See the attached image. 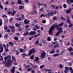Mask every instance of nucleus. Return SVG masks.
Here are the masks:
<instances>
[{
  "mask_svg": "<svg viewBox=\"0 0 73 73\" xmlns=\"http://www.w3.org/2000/svg\"><path fill=\"white\" fill-rule=\"evenodd\" d=\"M4 59L7 62L5 64V66L7 67H9L10 65H11L12 64V62H13V61H11V56L10 55L4 57Z\"/></svg>",
  "mask_w": 73,
  "mask_h": 73,
  "instance_id": "f257e3e1",
  "label": "nucleus"
},
{
  "mask_svg": "<svg viewBox=\"0 0 73 73\" xmlns=\"http://www.w3.org/2000/svg\"><path fill=\"white\" fill-rule=\"evenodd\" d=\"M57 28V30L59 32H58L55 35L56 36H59L60 33H62L63 32V31H62V28Z\"/></svg>",
  "mask_w": 73,
  "mask_h": 73,
  "instance_id": "f03ea898",
  "label": "nucleus"
},
{
  "mask_svg": "<svg viewBox=\"0 0 73 73\" xmlns=\"http://www.w3.org/2000/svg\"><path fill=\"white\" fill-rule=\"evenodd\" d=\"M36 52V50H35V49L33 48H32L29 52V53L28 54V56H30L31 55H32L33 53H35Z\"/></svg>",
  "mask_w": 73,
  "mask_h": 73,
  "instance_id": "7ed1b4c3",
  "label": "nucleus"
},
{
  "mask_svg": "<svg viewBox=\"0 0 73 73\" xmlns=\"http://www.w3.org/2000/svg\"><path fill=\"white\" fill-rule=\"evenodd\" d=\"M55 29V28H50V29L48 31V33L49 35H51L52 36V33L53 32V31L54 29Z\"/></svg>",
  "mask_w": 73,
  "mask_h": 73,
  "instance_id": "20e7f679",
  "label": "nucleus"
},
{
  "mask_svg": "<svg viewBox=\"0 0 73 73\" xmlns=\"http://www.w3.org/2000/svg\"><path fill=\"white\" fill-rule=\"evenodd\" d=\"M46 55V53L45 52H42V53L41 54V55L40 56L41 58L43 60L44 58H45V56Z\"/></svg>",
  "mask_w": 73,
  "mask_h": 73,
  "instance_id": "39448f33",
  "label": "nucleus"
},
{
  "mask_svg": "<svg viewBox=\"0 0 73 73\" xmlns=\"http://www.w3.org/2000/svg\"><path fill=\"white\" fill-rule=\"evenodd\" d=\"M16 13V11H13V12L12 11H8L7 13L9 15H10V14L11 15V16H15V13Z\"/></svg>",
  "mask_w": 73,
  "mask_h": 73,
  "instance_id": "423d86ee",
  "label": "nucleus"
},
{
  "mask_svg": "<svg viewBox=\"0 0 73 73\" xmlns=\"http://www.w3.org/2000/svg\"><path fill=\"white\" fill-rule=\"evenodd\" d=\"M36 34V33L35 32L32 31L30 32L29 33V36H32L33 35H35Z\"/></svg>",
  "mask_w": 73,
  "mask_h": 73,
  "instance_id": "0eeeda50",
  "label": "nucleus"
},
{
  "mask_svg": "<svg viewBox=\"0 0 73 73\" xmlns=\"http://www.w3.org/2000/svg\"><path fill=\"white\" fill-rule=\"evenodd\" d=\"M69 19H70L69 17H67L66 21L67 23H68V24H71V21H70V20Z\"/></svg>",
  "mask_w": 73,
  "mask_h": 73,
  "instance_id": "6e6552de",
  "label": "nucleus"
},
{
  "mask_svg": "<svg viewBox=\"0 0 73 73\" xmlns=\"http://www.w3.org/2000/svg\"><path fill=\"white\" fill-rule=\"evenodd\" d=\"M29 23V21L25 19L24 21V23L25 24H28Z\"/></svg>",
  "mask_w": 73,
  "mask_h": 73,
  "instance_id": "1a4fd4ad",
  "label": "nucleus"
},
{
  "mask_svg": "<svg viewBox=\"0 0 73 73\" xmlns=\"http://www.w3.org/2000/svg\"><path fill=\"white\" fill-rule=\"evenodd\" d=\"M68 50L69 52H72L73 50V47H70L68 48L67 49Z\"/></svg>",
  "mask_w": 73,
  "mask_h": 73,
  "instance_id": "9d476101",
  "label": "nucleus"
},
{
  "mask_svg": "<svg viewBox=\"0 0 73 73\" xmlns=\"http://www.w3.org/2000/svg\"><path fill=\"white\" fill-rule=\"evenodd\" d=\"M8 43L10 46H13L14 45V43L12 42H9Z\"/></svg>",
  "mask_w": 73,
  "mask_h": 73,
  "instance_id": "9b49d317",
  "label": "nucleus"
},
{
  "mask_svg": "<svg viewBox=\"0 0 73 73\" xmlns=\"http://www.w3.org/2000/svg\"><path fill=\"white\" fill-rule=\"evenodd\" d=\"M3 52V47L2 46L0 45V53H1Z\"/></svg>",
  "mask_w": 73,
  "mask_h": 73,
  "instance_id": "f8f14e48",
  "label": "nucleus"
},
{
  "mask_svg": "<svg viewBox=\"0 0 73 73\" xmlns=\"http://www.w3.org/2000/svg\"><path fill=\"white\" fill-rule=\"evenodd\" d=\"M58 56H60V54L58 53L57 54H54L52 55V57H57Z\"/></svg>",
  "mask_w": 73,
  "mask_h": 73,
  "instance_id": "ddd939ff",
  "label": "nucleus"
},
{
  "mask_svg": "<svg viewBox=\"0 0 73 73\" xmlns=\"http://www.w3.org/2000/svg\"><path fill=\"white\" fill-rule=\"evenodd\" d=\"M72 11V8H70L68 10L66 11V13H70L71 12V11Z\"/></svg>",
  "mask_w": 73,
  "mask_h": 73,
  "instance_id": "4468645a",
  "label": "nucleus"
},
{
  "mask_svg": "<svg viewBox=\"0 0 73 73\" xmlns=\"http://www.w3.org/2000/svg\"><path fill=\"white\" fill-rule=\"evenodd\" d=\"M57 24V23L55 24H54L52 26H51L50 28H57V25H56Z\"/></svg>",
  "mask_w": 73,
  "mask_h": 73,
  "instance_id": "2eb2a0df",
  "label": "nucleus"
},
{
  "mask_svg": "<svg viewBox=\"0 0 73 73\" xmlns=\"http://www.w3.org/2000/svg\"><path fill=\"white\" fill-rule=\"evenodd\" d=\"M60 19L61 20V21H65V20H66V19L65 18H64V17H63L62 16H61L60 17Z\"/></svg>",
  "mask_w": 73,
  "mask_h": 73,
  "instance_id": "dca6fc26",
  "label": "nucleus"
},
{
  "mask_svg": "<svg viewBox=\"0 0 73 73\" xmlns=\"http://www.w3.org/2000/svg\"><path fill=\"white\" fill-rule=\"evenodd\" d=\"M40 59V58L38 57H36L35 58V59H34V61H35V62H36V61H38Z\"/></svg>",
  "mask_w": 73,
  "mask_h": 73,
  "instance_id": "f3484780",
  "label": "nucleus"
},
{
  "mask_svg": "<svg viewBox=\"0 0 73 73\" xmlns=\"http://www.w3.org/2000/svg\"><path fill=\"white\" fill-rule=\"evenodd\" d=\"M58 47H59V44L58 43H56L54 46V48H58Z\"/></svg>",
  "mask_w": 73,
  "mask_h": 73,
  "instance_id": "a211bd4d",
  "label": "nucleus"
},
{
  "mask_svg": "<svg viewBox=\"0 0 73 73\" xmlns=\"http://www.w3.org/2000/svg\"><path fill=\"white\" fill-rule=\"evenodd\" d=\"M39 40H36V41L35 42V44L36 45H38V44H39Z\"/></svg>",
  "mask_w": 73,
  "mask_h": 73,
  "instance_id": "6ab92c4d",
  "label": "nucleus"
},
{
  "mask_svg": "<svg viewBox=\"0 0 73 73\" xmlns=\"http://www.w3.org/2000/svg\"><path fill=\"white\" fill-rule=\"evenodd\" d=\"M15 28H11V32L13 33H14L15 32Z\"/></svg>",
  "mask_w": 73,
  "mask_h": 73,
  "instance_id": "aec40b11",
  "label": "nucleus"
},
{
  "mask_svg": "<svg viewBox=\"0 0 73 73\" xmlns=\"http://www.w3.org/2000/svg\"><path fill=\"white\" fill-rule=\"evenodd\" d=\"M58 67L60 68L61 69H62L63 68V66L62 65V64H60L58 65Z\"/></svg>",
  "mask_w": 73,
  "mask_h": 73,
  "instance_id": "412c9836",
  "label": "nucleus"
},
{
  "mask_svg": "<svg viewBox=\"0 0 73 73\" xmlns=\"http://www.w3.org/2000/svg\"><path fill=\"white\" fill-rule=\"evenodd\" d=\"M5 52H9V49H8V48H5Z\"/></svg>",
  "mask_w": 73,
  "mask_h": 73,
  "instance_id": "4be33fe9",
  "label": "nucleus"
},
{
  "mask_svg": "<svg viewBox=\"0 0 73 73\" xmlns=\"http://www.w3.org/2000/svg\"><path fill=\"white\" fill-rule=\"evenodd\" d=\"M1 4V2H0V8L2 10L4 9V7H3V5Z\"/></svg>",
  "mask_w": 73,
  "mask_h": 73,
  "instance_id": "5701e85b",
  "label": "nucleus"
},
{
  "mask_svg": "<svg viewBox=\"0 0 73 73\" xmlns=\"http://www.w3.org/2000/svg\"><path fill=\"white\" fill-rule=\"evenodd\" d=\"M34 57H35V56L33 55L31 56L30 58V60H33L34 59Z\"/></svg>",
  "mask_w": 73,
  "mask_h": 73,
  "instance_id": "b1692460",
  "label": "nucleus"
},
{
  "mask_svg": "<svg viewBox=\"0 0 73 73\" xmlns=\"http://www.w3.org/2000/svg\"><path fill=\"white\" fill-rule=\"evenodd\" d=\"M12 58L13 61H15L16 58L15 57H14V56L13 55H12Z\"/></svg>",
  "mask_w": 73,
  "mask_h": 73,
  "instance_id": "393cba45",
  "label": "nucleus"
},
{
  "mask_svg": "<svg viewBox=\"0 0 73 73\" xmlns=\"http://www.w3.org/2000/svg\"><path fill=\"white\" fill-rule=\"evenodd\" d=\"M16 20H17V21H21V20H22V18H21V17H20L19 18H16Z\"/></svg>",
  "mask_w": 73,
  "mask_h": 73,
  "instance_id": "a878e982",
  "label": "nucleus"
},
{
  "mask_svg": "<svg viewBox=\"0 0 73 73\" xmlns=\"http://www.w3.org/2000/svg\"><path fill=\"white\" fill-rule=\"evenodd\" d=\"M66 2L68 4H71V0H67L66 1Z\"/></svg>",
  "mask_w": 73,
  "mask_h": 73,
  "instance_id": "bb28decb",
  "label": "nucleus"
},
{
  "mask_svg": "<svg viewBox=\"0 0 73 73\" xmlns=\"http://www.w3.org/2000/svg\"><path fill=\"white\" fill-rule=\"evenodd\" d=\"M45 67V65H43L41 66H40V69H42V68H44Z\"/></svg>",
  "mask_w": 73,
  "mask_h": 73,
  "instance_id": "cd10ccee",
  "label": "nucleus"
},
{
  "mask_svg": "<svg viewBox=\"0 0 73 73\" xmlns=\"http://www.w3.org/2000/svg\"><path fill=\"white\" fill-rule=\"evenodd\" d=\"M32 70V68H29L27 69V71H28V72H30V71H31V70Z\"/></svg>",
  "mask_w": 73,
  "mask_h": 73,
  "instance_id": "c85d7f7f",
  "label": "nucleus"
},
{
  "mask_svg": "<svg viewBox=\"0 0 73 73\" xmlns=\"http://www.w3.org/2000/svg\"><path fill=\"white\" fill-rule=\"evenodd\" d=\"M17 3L18 4L20 5L21 4V0H19L17 1Z\"/></svg>",
  "mask_w": 73,
  "mask_h": 73,
  "instance_id": "c756f323",
  "label": "nucleus"
},
{
  "mask_svg": "<svg viewBox=\"0 0 73 73\" xmlns=\"http://www.w3.org/2000/svg\"><path fill=\"white\" fill-rule=\"evenodd\" d=\"M63 24H64V23L63 22L62 23H61L58 25V27H61Z\"/></svg>",
  "mask_w": 73,
  "mask_h": 73,
  "instance_id": "7c9ffc66",
  "label": "nucleus"
},
{
  "mask_svg": "<svg viewBox=\"0 0 73 73\" xmlns=\"http://www.w3.org/2000/svg\"><path fill=\"white\" fill-rule=\"evenodd\" d=\"M4 38L5 39H7L8 38V35L5 34L4 35Z\"/></svg>",
  "mask_w": 73,
  "mask_h": 73,
  "instance_id": "2f4dec72",
  "label": "nucleus"
},
{
  "mask_svg": "<svg viewBox=\"0 0 73 73\" xmlns=\"http://www.w3.org/2000/svg\"><path fill=\"white\" fill-rule=\"evenodd\" d=\"M54 53V50H52L51 52L50 51L49 52L50 54H52V53L53 54V53Z\"/></svg>",
  "mask_w": 73,
  "mask_h": 73,
  "instance_id": "473e14b6",
  "label": "nucleus"
},
{
  "mask_svg": "<svg viewBox=\"0 0 73 73\" xmlns=\"http://www.w3.org/2000/svg\"><path fill=\"white\" fill-rule=\"evenodd\" d=\"M23 49L22 48H20V49L19 50V51H20V52H21L22 53H24V51H23Z\"/></svg>",
  "mask_w": 73,
  "mask_h": 73,
  "instance_id": "72a5a7b5",
  "label": "nucleus"
},
{
  "mask_svg": "<svg viewBox=\"0 0 73 73\" xmlns=\"http://www.w3.org/2000/svg\"><path fill=\"white\" fill-rule=\"evenodd\" d=\"M23 8H24V6H20L19 7V9H23Z\"/></svg>",
  "mask_w": 73,
  "mask_h": 73,
  "instance_id": "f704fd0d",
  "label": "nucleus"
},
{
  "mask_svg": "<svg viewBox=\"0 0 73 73\" xmlns=\"http://www.w3.org/2000/svg\"><path fill=\"white\" fill-rule=\"evenodd\" d=\"M14 39L16 40V41H17V40H19V38H18L17 36H15L14 38Z\"/></svg>",
  "mask_w": 73,
  "mask_h": 73,
  "instance_id": "c9c22d12",
  "label": "nucleus"
},
{
  "mask_svg": "<svg viewBox=\"0 0 73 73\" xmlns=\"http://www.w3.org/2000/svg\"><path fill=\"white\" fill-rule=\"evenodd\" d=\"M10 71L12 73H14L15 72V70H14L12 69H11L10 70Z\"/></svg>",
  "mask_w": 73,
  "mask_h": 73,
  "instance_id": "e433bc0d",
  "label": "nucleus"
},
{
  "mask_svg": "<svg viewBox=\"0 0 73 73\" xmlns=\"http://www.w3.org/2000/svg\"><path fill=\"white\" fill-rule=\"evenodd\" d=\"M23 50H25V51H26L27 50V46H25L23 47Z\"/></svg>",
  "mask_w": 73,
  "mask_h": 73,
  "instance_id": "4c0bfd02",
  "label": "nucleus"
},
{
  "mask_svg": "<svg viewBox=\"0 0 73 73\" xmlns=\"http://www.w3.org/2000/svg\"><path fill=\"white\" fill-rule=\"evenodd\" d=\"M25 54H22V56L23 57V58H24L25 57Z\"/></svg>",
  "mask_w": 73,
  "mask_h": 73,
  "instance_id": "58836bf2",
  "label": "nucleus"
},
{
  "mask_svg": "<svg viewBox=\"0 0 73 73\" xmlns=\"http://www.w3.org/2000/svg\"><path fill=\"white\" fill-rule=\"evenodd\" d=\"M32 66L33 68H37V67H36V65H32Z\"/></svg>",
  "mask_w": 73,
  "mask_h": 73,
  "instance_id": "ea45409f",
  "label": "nucleus"
},
{
  "mask_svg": "<svg viewBox=\"0 0 73 73\" xmlns=\"http://www.w3.org/2000/svg\"><path fill=\"white\" fill-rule=\"evenodd\" d=\"M51 7L52 8V9H55V5H51Z\"/></svg>",
  "mask_w": 73,
  "mask_h": 73,
  "instance_id": "a19ab883",
  "label": "nucleus"
},
{
  "mask_svg": "<svg viewBox=\"0 0 73 73\" xmlns=\"http://www.w3.org/2000/svg\"><path fill=\"white\" fill-rule=\"evenodd\" d=\"M33 38V36H32L30 37H29V40H30V41H31V40H32V38Z\"/></svg>",
  "mask_w": 73,
  "mask_h": 73,
  "instance_id": "79ce46f5",
  "label": "nucleus"
},
{
  "mask_svg": "<svg viewBox=\"0 0 73 73\" xmlns=\"http://www.w3.org/2000/svg\"><path fill=\"white\" fill-rule=\"evenodd\" d=\"M15 25L16 27H18V28L19 27V24L18 23H17L16 24H15Z\"/></svg>",
  "mask_w": 73,
  "mask_h": 73,
  "instance_id": "37998d69",
  "label": "nucleus"
},
{
  "mask_svg": "<svg viewBox=\"0 0 73 73\" xmlns=\"http://www.w3.org/2000/svg\"><path fill=\"white\" fill-rule=\"evenodd\" d=\"M18 31L19 32H21L22 31V28H18Z\"/></svg>",
  "mask_w": 73,
  "mask_h": 73,
  "instance_id": "c03bdc74",
  "label": "nucleus"
},
{
  "mask_svg": "<svg viewBox=\"0 0 73 73\" xmlns=\"http://www.w3.org/2000/svg\"><path fill=\"white\" fill-rule=\"evenodd\" d=\"M21 17L23 19H25V18L24 17V14H22L21 15Z\"/></svg>",
  "mask_w": 73,
  "mask_h": 73,
  "instance_id": "a18cd8bd",
  "label": "nucleus"
},
{
  "mask_svg": "<svg viewBox=\"0 0 73 73\" xmlns=\"http://www.w3.org/2000/svg\"><path fill=\"white\" fill-rule=\"evenodd\" d=\"M65 69L66 70H67V71H68V70H69V67L67 66H66L65 67Z\"/></svg>",
  "mask_w": 73,
  "mask_h": 73,
  "instance_id": "49530a36",
  "label": "nucleus"
},
{
  "mask_svg": "<svg viewBox=\"0 0 73 73\" xmlns=\"http://www.w3.org/2000/svg\"><path fill=\"white\" fill-rule=\"evenodd\" d=\"M57 17H53V20H57Z\"/></svg>",
  "mask_w": 73,
  "mask_h": 73,
  "instance_id": "de8ad7c7",
  "label": "nucleus"
},
{
  "mask_svg": "<svg viewBox=\"0 0 73 73\" xmlns=\"http://www.w3.org/2000/svg\"><path fill=\"white\" fill-rule=\"evenodd\" d=\"M47 38L48 41H51V39H50V37H47Z\"/></svg>",
  "mask_w": 73,
  "mask_h": 73,
  "instance_id": "09e8293b",
  "label": "nucleus"
},
{
  "mask_svg": "<svg viewBox=\"0 0 73 73\" xmlns=\"http://www.w3.org/2000/svg\"><path fill=\"white\" fill-rule=\"evenodd\" d=\"M42 42L43 44H44L47 43V42L46 41V40H43V41Z\"/></svg>",
  "mask_w": 73,
  "mask_h": 73,
  "instance_id": "8fccbe9b",
  "label": "nucleus"
},
{
  "mask_svg": "<svg viewBox=\"0 0 73 73\" xmlns=\"http://www.w3.org/2000/svg\"><path fill=\"white\" fill-rule=\"evenodd\" d=\"M38 46H39L40 47H41V46H42V44L41 43H39V44H38Z\"/></svg>",
  "mask_w": 73,
  "mask_h": 73,
  "instance_id": "3c124183",
  "label": "nucleus"
},
{
  "mask_svg": "<svg viewBox=\"0 0 73 73\" xmlns=\"http://www.w3.org/2000/svg\"><path fill=\"white\" fill-rule=\"evenodd\" d=\"M57 42H58L57 41H55V42H54L52 43V44L53 45H55L56 44H57Z\"/></svg>",
  "mask_w": 73,
  "mask_h": 73,
  "instance_id": "603ef678",
  "label": "nucleus"
},
{
  "mask_svg": "<svg viewBox=\"0 0 73 73\" xmlns=\"http://www.w3.org/2000/svg\"><path fill=\"white\" fill-rule=\"evenodd\" d=\"M2 17L3 18H4V17L6 18L7 16L5 15H2Z\"/></svg>",
  "mask_w": 73,
  "mask_h": 73,
  "instance_id": "864d4df0",
  "label": "nucleus"
},
{
  "mask_svg": "<svg viewBox=\"0 0 73 73\" xmlns=\"http://www.w3.org/2000/svg\"><path fill=\"white\" fill-rule=\"evenodd\" d=\"M3 46L4 48H7V46L5 45V44H3Z\"/></svg>",
  "mask_w": 73,
  "mask_h": 73,
  "instance_id": "5fc2aeb1",
  "label": "nucleus"
},
{
  "mask_svg": "<svg viewBox=\"0 0 73 73\" xmlns=\"http://www.w3.org/2000/svg\"><path fill=\"white\" fill-rule=\"evenodd\" d=\"M13 18H11V19H9V21L10 22H12V21H13Z\"/></svg>",
  "mask_w": 73,
  "mask_h": 73,
  "instance_id": "6e6d98bb",
  "label": "nucleus"
},
{
  "mask_svg": "<svg viewBox=\"0 0 73 73\" xmlns=\"http://www.w3.org/2000/svg\"><path fill=\"white\" fill-rule=\"evenodd\" d=\"M15 63H14L15 65H17L18 64L17 63V61L16 60L14 61Z\"/></svg>",
  "mask_w": 73,
  "mask_h": 73,
  "instance_id": "4d7b16f0",
  "label": "nucleus"
},
{
  "mask_svg": "<svg viewBox=\"0 0 73 73\" xmlns=\"http://www.w3.org/2000/svg\"><path fill=\"white\" fill-rule=\"evenodd\" d=\"M6 32H9V33H11V31H10V30L9 29L6 30Z\"/></svg>",
  "mask_w": 73,
  "mask_h": 73,
  "instance_id": "13d9d810",
  "label": "nucleus"
},
{
  "mask_svg": "<svg viewBox=\"0 0 73 73\" xmlns=\"http://www.w3.org/2000/svg\"><path fill=\"white\" fill-rule=\"evenodd\" d=\"M50 12L47 13V16H48V17H50Z\"/></svg>",
  "mask_w": 73,
  "mask_h": 73,
  "instance_id": "bf43d9fd",
  "label": "nucleus"
},
{
  "mask_svg": "<svg viewBox=\"0 0 73 73\" xmlns=\"http://www.w3.org/2000/svg\"><path fill=\"white\" fill-rule=\"evenodd\" d=\"M42 23L43 24H45L46 23V21L45 20H43L42 21Z\"/></svg>",
  "mask_w": 73,
  "mask_h": 73,
  "instance_id": "052dcab7",
  "label": "nucleus"
},
{
  "mask_svg": "<svg viewBox=\"0 0 73 73\" xmlns=\"http://www.w3.org/2000/svg\"><path fill=\"white\" fill-rule=\"evenodd\" d=\"M3 60V58L1 56H0V60Z\"/></svg>",
  "mask_w": 73,
  "mask_h": 73,
  "instance_id": "680f3d73",
  "label": "nucleus"
},
{
  "mask_svg": "<svg viewBox=\"0 0 73 73\" xmlns=\"http://www.w3.org/2000/svg\"><path fill=\"white\" fill-rule=\"evenodd\" d=\"M33 30H34V32H36V31H37V29H36V28H34L33 29Z\"/></svg>",
  "mask_w": 73,
  "mask_h": 73,
  "instance_id": "e2e57ef3",
  "label": "nucleus"
},
{
  "mask_svg": "<svg viewBox=\"0 0 73 73\" xmlns=\"http://www.w3.org/2000/svg\"><path fill=\"white\" fill-rule=\"evenodd\" d=\"M56 53H59L60 52V50L58 49H57L56 51Z\"/></svg>",
  "mask_w": 73,
  "mask_h": 73,
  "instance_id": "0e129e2a",
  "label": "nucleus"
},
{
  "mask_svg": "<svg viewBox=\"0 0 73 73\" xmlns=\"http://www.w3.org/2000/svg\"><path fill=\"white\" fill-rule=\"evenodd\" d=\"M17 52L16 54V55L17 56V55H19V51H17Z\"/></svg>",
  "mask_w": 73,
  "mask_h": 73,
  "instance_id": "69168bd1",
  "label": "nucleus"
},
{
  "mask_svg": "<svg viewBox=\"0 0 73 73\" xmlns=\"http://www.w3.org/2000/svg\"><path fill=\"white\" fill-rule=\"evenodd\" d=\"M38 5L39 6H41V3H40V2H38Z\"/></svg>",
  "mask_w": 73,
  "mask_h": 73,
  "instance_id": "338daca9",
  "label": "nucleus"
},
{
  "mask_svg": "<svg viewBox=\"0 0 73 73\" xmlns=\"http://www.w3.org/2000/svg\"><path fill=\"white\" fill-rule=\"evenodd\" d=\"M19 71H20L21 72H22V69L21 67H19Z\"/></svg>",
  "mask_w": 73,
  "mask_h": 73,
  "instance_id": "774afa93",
  "label": "nucleus"
}]
</instances>
